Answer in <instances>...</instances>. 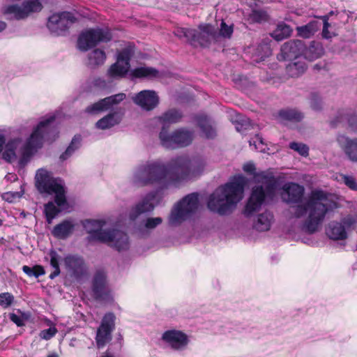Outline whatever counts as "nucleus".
<instances>
[{"label":"nucleus","instance_id":"nucleus-1","mask_svg":"<svg viewBox=\"0 0 357 357\" xmlns=\"http://www.w3.org/2000/svg\"><path fill=\"white\" fill-rule=\"evenodd\" d=\"M304 194V187L294 182L284 183L280 192L283 202L296 205L292 212L295 218L307 215L303 228L309 233H314L322 224L326 213L335 206V203L321 190L312 191L307 201L303 203Z\"/></svg>","mask_w":357,"mask_h":357},{"label":"nucleus","instance_id":"nucleus-2","mask_svg":"<svg viewBox=\"0 0 357 357\" xmlns=\"http://www.w3.org/2000/svg\"><path fill=\"white\" fill-rule=\"evenodd\" d=\"M173 159L167 164L161 160H149L139 165L133 171L132 181L139 186L158 185L162 188L179 186L183 178L177 176Z\"/></svg>","mask_w":357,"mask_h":357},{"label":"nucleus","instance_id":"nucleus-3","mask_svg":"<svg viewBox=\"0 0 357 357\" xmlns=\"http://www.w3.org/2000/svg\"><path fill=\"white\" fill-rule=\"evenodd\" d=\"M245 184V178L238 175L229 182L217 188L208 197V208L222 215L230 213L243 199Z\"/></svg>","mask_w":357,"mask_h":357},{"label":"nucleus","instance_id":"nucleus-4","mask_svg":"<svg viewBox=\"0 0 357 357\" xmlns=\"http://www.w3.org/2000/svg\"><path fill=\"white\" fill-rule=\"evenodd\" d=\"M54 120V116H50L40 121L33 128L29 137L21 147V165L26 164L31 157L40 149L45 140H53L56 137L55 130L52 128V123Z\"/></svg>","mask_w":357,"mask_h":357},{"label":"nucleus","instance_id":"nucleus-5","mask_svg":"<svg viewBox=\"0 0 357 357\" xmlns=\"http://www.w3.org/2000/svg\"><path fill=\"white\" fill-rule=\"evenodd\" d=\"M255 178L258 185L252 188L251 195L245 205L244 213L248 216L259 210L266 198H272L277 187V181L272 172L257 173Z\"/></svg>","mask_w":357,"mask_h":357},{"label":"nucleus","instance_id":"nucleus-6","mask_svg":"<svg viewBox=\"0 0 357 357\" xmlns=\"http://www.w3.org/2000/svg\"><path fill=\"white\" fill-rule=\"evenodd\" d=\"M35 185L40 194L55 195V202L63 206L66 204V191L62 181L53 176L51 172L45 168L37 170Z\"/></svg>","mask_w":357,"mask_h":357},{"label":"nucleus","instance_id":"nucleus-7","mask_svg":"<svg viewBox=\"0 0 357 357\" xmlns=\"http://www.w3.org/2000/svg\"><path fill=\"white\" fill-rule=\"evenodd\" d=\"M173 164L177 169V176L183 178L179 181V185L197 176L204 171L206 161L204 158L197 157L189 159L186 156H179L173 159Z\"/></svg>","mask_w":357,"mask_h":357},{"label":"nucleus","instance_id":"nucleus-8","mask_svg":"<svg viewBox=\"0 0 357 357\" xmlns=\"http://www.w3.org/2000/svg\"><path fill=\"white\" fill-rule=\"evenodd\" d=\"M198 195L192 193L185 196L172 210L169 216L172 225H178L190 218L197 210Z\"/></svg>","mask_w":357,"mask_h":357},{"label":"nucleus","instance_id":"nucleus-9","mask_svg":"<svg viewBox=\"0 0 357 357\" xmlns=\"http://www.w3.org/2000/svg\"><path fill=\"white\" fill-rule=\"evenodd\" d=\"M111 39L112 35L108 29H91L79 35L77 47L82 51H87L98 43H106Z\"/></svg>","mask_w":357,"mask_h":357},{"label":"nucleus","instance_id":"nucleus-10","mask_svg":"<svg viewBox=\"0 0 357 357\" xmlns=\"http://www.w3.org/2000/svg\"><path fill=\"white\" fill-rule=\"evenodd\" d=\"M42 8L43 5L39 0H26L21 5L13 4L6 6L4 13L11 15L15 20H20L26 19L33 13L40 11Z\"/></svg>","mask_w":357,"mask_h":357},{"label":"nucleus","instance_id":"nucleus-11","mask_svg":"<svg viewBox=\"0 0 357 357\" xmlns=\"http://www.w3.org/2000/svg\"><path fill=\"white\" fill-rule=\"evenodd\" d=\"M161 339L172 350L183 351L190 343L187 334L179 330H168L163 333Z\"/></svg>","mask_w":357,"mask_h":357},{"label":"nucleus","instance_id":"nucleus-12","mask_svg":"<svg viewBox=\"0 0 357 357\" xmlns=\"http://www.w3.org/2000/svg\"><path fill=\"white\" fill-rule=\"evenodd\" d=\"M130 48H125L121 51L117 56L116 62L112 64L107 70V75L112 78L124 77L130 67V59L132 56Z\"/></svg>","mask_w":357,"mask_h":357},{"label":"nucleus","instance_id":"nucleus-13","mask_svg":"<svg viewBox=\"0 0 357 357\" xmlns=\"http://www.w3.org/2000/svg\"><path fill=\"white\" fill-rule=\"evenodd\" d=\"M75 20V17L71 13L62 12L51 15L48 19L47 26L52 33L59 35L73 24Z\"/></svg>","mask_w":357,"mask_h":357},{"label":"nucleus","instance_id":"nucleus-14","mask_svg":"<svg viewBox=\"0 0 357 357\" xmlns=\"http://www.w3.org/2000/svg\"><path fill=\"white\" fill-rule=\"evenodd\" d=\"M92 291L96 299L109 302L112 301V291L107 286V277L102 271L97 272L93 280Z\"/></svg>","mask_w":357,"mask_h":357},{"label":"nucleus","instance_id":"nucleus-15","mask_svg":"<svg viewBox=\"0 0 357 357\" xmlns=\"http://www.w3.org/2000/svg\"><path fill=\"white\" fill-rule=\"evenodd\" d=\"M115 316L112 313L106 314L98 329L96 334V343L98 348L105 346L112 340V332L114 328Z\"/></svg>","mask_w":357,"mask_h":357},{"label":"nucleus","instance_id":"nucleus-16","mask_svg":"<svg viewBox=\"0 0 357 357\" xmlns=\"http://www.w3.org/2000/svg\"><path fill=\"white\" fill-rule=\"evenodd\" d=\"M193 33L191 43H198L201 46L206 47L212 42H217L215 29L211 24L199 25L198 29H194Z\"/></svg>","mask_w":357,"mask_h":357},{"label":"nucleus","instance_id":"nucleus-17","mask_svg":"<svg viewBox=\"0 0 357 357\" xmlns=\"http://www.w3.org/2000/svg\"><path fill=\"white\" fill-rule=\"evenodd\" d=\"M305 49V45L302 40H291L286 42L281 47V52L279 59L297 60L302 59L301 56Z\"/></svg>","mask_w":357,"mask_h":357},{"label":"nucleus","instance_id":"nucleus-18","mask_svg":"<svg viewBox=\"0 0 357 357\" xmlns=\"http://www.w3.org/2000/svg\"><path fill=\"white\" fill-rule=\"evenodd\" d=\"M132 101L142 109L151 111L159 103V97L154 91L144 90L132 98Z\"/></svg>","mask_w":357,"mask_h":357},{"label":"nucleus","instance_id":"nucleus-19","mask_svg":"<svg viewBox=\"0 0 357 357\" xmlns=\"http://www.w3.org/2000/svg\"><path fill=\"white\" fill-rule=\"evenodd\" d=\"M126 98V94L120 93L114 96L101 99L97 102L88 106L85 111L89 114H97L109 109L113 106L119 104Z\"/></svg>","mask_w":357,"mask_h":357},{"label":"nucleus","instance_id":"nucleus-20","mask_svg":"<svg viewBox=\"0 0 357 357\" xmlns=\"http://www.w3.org/2000/svg\"><path fill=\"white\" fill-rule=\"evenodd\" d=\"M86 231L90 235L89 238L99 241L109 239V234H105L107 229H103L105 222L100 220H86L83 222Z\"/></svg>","mask_w":357,"mask_h":357},{"label":"nucleus","instance_id":"nucleus-21","mask_svg":"<svg viewBox=\"0 0 357 357\" xmlns=\"http://www.w3.org/2000/svg\"><path fill=\"white\" fill-rule=\"evenodd\" d=\"M64 266L70 276L79 278L86 268L83 259L77 255H68L63 259Z\"/></svg>","mask_w":357,"mask_h":357},{"label":"nucleus","instance_id":"nucleus-22","mask_svg":"<svg viewBox=\"0 0 357 357\" xmlns=\"http://www.w3.org/2000/svg\"><path fill=\"white\" fill-rule=\"evenodd\" d=\"M105 234H109V239L101 242L107 243L109 246L118 250H126L129 247V239L128 235L119 229H107Z\"/></svg>","mask_w":357,"mask_h":357},{"label":"nucleus","instance_id":"nucleus-23","mask_svg":"<svg viewBox=\"0 0 357 357\" xmlns=\"http://www.w3.org/2000/svg\"><path fill=\"white\" fill-rule=\"evenodd\" d=\"M336 140L347 158L353 162H357V138H349L340 134Z\"/></svg>","mask_w":357,"mask_h":357},{"label":"nucleus","instance_id":"nucleus-24","mask_svg":"<svg viewBox=\"0 0 357 357\" xmlns=\"http://www.w3.org/2000/svg\"><path fill=\"white\" fill-rule=\"evenodd\" d=\"M154 199V193H148L141 201L130 209L129 213L130 218L135 220L141 214L153 211L154 208V205L153 204Z\"/></svg>","mask_w":357,"mask_h":357},{"label":"nucleus","instance_id":"nucleus-25","mask_svg":"<svg viewBox=\"0 0 357 357\" xmlns=\"http://www.w3.org/2000/svg\"><path fill=\"white\" fill-rule=\"evenodd\" d=\"M75 223L71 219H67L56 225L52 229V235L60 239H65L70 236L75 229Z\"/></svg>","mask_w":357,"mask_h":357},{"label":"nucleus","instance_id":"nucleus-26","mask_svg":"<svg viewBox=\"0 0 357 357\" xmlns=\"http://www.w3.org/2000/svg\"><path fill=\"white\" fill-rule=\"evenodd\" d=\"M159 138L161 144L166 149H176L178 148V144H182L184 141H176V130L172 133L165 128H162L160 134Z\"/></svg>","mask_w":357,"mask_h":357},{"label":"nucleus","instance_id":"nucleus-27","mask_svg":"<svg viewBox=\"0 0 357 357\" xmlns=\"http://www.w3.org/2000/svg\"><path fill=\"white\" fill-rule=\"evenodd\" d=\"M326 234L334 240H343L347 237L346 228L341 222H332L326 229Z\"/></svg>","mask_w":357,"mask_h":357},{"label":"nucleus","instance_id":"nucleus-28","mask_svg":"<svg viewBox=\"0 0 357 357\" xmlns=\"http://www.w3.org/2000/svg\"><path fill=\"white\" fill-rule=\"evenodd\" d=\"M324 54V48L319 43L311 42L308 47L305 46L302 54L303 58L308 61H314Z\"/></svg>","mask_w":357,"mask_h":357},{"label":"nucleus","instance_id":"nucleus-29","mask_svg":"<svg viewBox=\"0 0 357 357\" xmlns=\"http://www.w3.org/2000/svg\"><path fill=\"white\" fill-rule=\"evenodd\" d=\"M273 221V215L269 212H264L258 215L254 223L255 228L260 231H268Z\"/></svg>","mask_w":357,"mask_h":357},{"label":"nucleus","instance_id":"nucleus-30","mask_svg":"<svg viewBox=\"0 0 357 357\" xmlns=\"http://www.w3.org/2000/svg\"><path fill=\"white\" fill-rule=\"evenodd\" d=\"M307 66L303 58L295 60L287 66V72L291 77H298L306 70Z\"/></svg>","mask_w":357,"mask_h":357},{"label":"nucleus","instance_id":"nucleus-31","mask_svg":"<svg viewBox=\"0 0 357 357\" xmlns=\"http://www.w3.org/2000/svg\"><path fill=\"white\" fill-rule=\"evenodd\" d=\"M121 118L116 114H109L96 123V127L101 130L109 129L120 123Z\"/></svg>","mask_w":357,"mask_h":357},{"label":"nucleus","instance_id":"nucleus-32","mask_svg":"<svg viewBox=\"0 0 357 357\" xmlns=\"http://www.w3.org/2000/svg\"><path fill=\"white\" fill-rule=\"evenodd\" d=\"M67 205V202L63 206H59L55 202H49L45 205V214L46 216L47 221L49 224L52 222L53 219L60 213L61 210H63Z\"/></svg>","mask_w":357,"mask_h":357},{"label":"nucleus","instance_id":"nucleus-33","mask_svg":"<svg viewBox=\"0 0 357 357\" xmlns=\"http://www.w3.org/2000/svg\"><path fill=\"white\" fill-rule=\"evenodd\" d=\"M20 142L18 139H13L8 142L3 152L2 158L8 162H12L16 160V149L18 147Z\"/></svg>","mask_w":357,"mask_h":357},{"label":"nucleus","instance_id":"nucleus-34","mask_svg":"<svg viewBox=\"0 0 357 357\" xmlns=\"http://www.w3.org/2000/svg\"><path fill=\"white\" fill-rule=\"evenodd\" d=\"M131 75L136 78H153L158 76V71L154 68L141 66L132 70Z\"/></svg>","mask_w":357,"mask_h":357},{"label":"nucleus","instance_id":"nucleus-35","mask_svg":"<svg viewBox=\"0 0 357 357\" xmlns=\"http://www.w3.org/2000/svg\"><path fill=\"white\" fill-rule=\"evenodd\" d=\"M292 31L293 30L290 26L284 23H280L277 25V27L271 35L275 40L280 41L289 37Z\"/></svg>","mask_w":357,"mask_h":357},{"label":"nucleus","instance_id":"nucleus-36","mask_svg":"<svg viewBox=\"0 0 357 357\" xmlns=\"http://www.w3.org/2000/svg\"><path fill=\"white\" fill-rule=\"evenodd\" d=\"M279 117L284 121H300L303 118L301 112L296 109H287L279 112Z\"/></svg>","mask_w":357,"mask_h":357},{"label":"nucleus","instance_id":"nucleus-37","mask_svg":"<svg viewBox=\"0 0 357 357\" xmlns=\"http://www.w3.org/2000/svg\"><path fill=\"white\" fill-rule=\"evenodd\" d=\"M319 24L317 21H312L307 24L298 26L296 31L298 34L305 38L311 37L318 30Z\"/></svg>","mask_w":357,"mask_h":357},{"label":"nucleus","instance_id":"nucleus-38","mask_svg":"<svg viewBox=\"0 0 357 357\" xmlns=\"http://www.w3.org/2000/svg\"><path fill=\"white\" fill-rule=\"evenodd\" d=\"M182 118V114L176 109H172L165 112L160 116V121L164 125L176 123L178 122Z\"/></svg>","mask_w":357,"mask_h":357},{"label":"nucleus","instance_id":"nucleus-39","mask_svg":"<svg viewBox=\"0 0 357 357\" xmlns=\"http://www.w3.org/2000/svg\"><path fill=\"white\" fill-rule=\"evenodd\" d=\"M106 59V55L103 50L96 49L89 55V63L91 66H99L103 64Z\"/></svg>","mask_w":357,"mask_h":357},{"label":"nucleus","instance_id":"nucleus-40","mask_svg":"<svg viewBox=\"0 0 357 357\" xmlns=\"http://www.w3.org/2000/svg\"><path fill=\"white\" fill-rule=\"evenodd\" d=\"M50 257V265L54 271L50 275V279H54L60 274L59 261L61 257L55 250H50L49 253Z\"/></svg>","mask_w":357,"mask_h":357},{"label":"nucleus","instance_id":"nucleus-41","mask_svg":"<svg viewBox=\"0 0 357 357\" xmlns=\"http://www.w3.org/2000/svg\"><path fill=\"white\" fill-rule=\"evenodd\" d=\"M81 144V137L75 136L66 151L60 156V158L63 160L68 158L77 149H79Z\"/></svg>","mask_w":357,"mask_h":357},{"label":"nucleus","instance_id":"nucleus-42","mask_svg":"<svg viewBox=\"0 0 357 357\" xmlns=\"http://www.w3.org/2000/svg\"><path fill=\"white\" fill-rule=\"evenodd\" d=\"M176 141H184L182 144H178V147H183L189 145L193 139L192 133L188 130L180 129L176 130Z\"/></svg>","mask_w":357,"mask_h":357},{"label":"nucleus","instance_id":"nucleus-43","mask_svg":"<svg viewBox=\"0 0 357 357\" xmlns=\"http://www.w3.org/2000/svg\"><path fill=\"white\" fill-rule=\"evenodd\" d=\"M232 33V25H227L224 21H222L219 31L217 32L215 31V35L217 36V42L219 41L222 38H229L231 36Z\"/></svg>","mask_w":357,"mask_h":357},{"label":"nucleus","instance_id":"nucleus-44","mask_svg":"<svg viewBox=\"0 0 357 357\" xmlns=\"http://www.w3.org/2000/svg\"><path fill=\"white\" fill-rule=\"evenodd\" d=\"M199 125L206 137L213 138L215 135V130L208 119H201L199 121Z\"/></svg>","mask_w":357,"mask_h":357},{"label":"nucleus","instance_id":"nucleus-45","mask_svg":"<svg viewBox=\"0 0 357 357\" xmlns=\"http://www.w3.org/2000/svg\"><path fill=\"white\" fill-rule=\"evenodd\" d=\"M162 222V219L160 217L149 218L144 221L142 229H144L146 232H149L160 225Z\"/></svg>","mask_w":357,"mask_h":357},{"label":"nucleus","instance_id":"nucleus-46","mask_svg":"<svg viewBox=\"0 0 357 357\" xmlns=\"http://www.w3.org/2000/svg\"><path fill=\"white\" fill-rule=\"evenodd\" d=\"M309 102L311 108L314 110H320L323 107L322 100L319 95L312 93L309 98Z\"/></svg>","mask_w":357,"mask_h":357},{"label":"nucleus","instance_id":"nucleus-47","mask_svg":"<svg viewBox=\"0 0 357 357\" xmlns=\"http://www.w3.org/2000/svg\"><path fill=\"white\" fill-rule=\"evenodd\" d=\"M194 29L187 28H179L175 31V35L179 38H185L187 41L191 42L192 36H194Z\"/></svg>","mask_w":357,"mask_h":357},{"label":"nucleus","instance_id":"nucleus-48","mask_svg":"<svg viewBox=\"0 0 357 357\" xmlns=\"http://www.w3.org/2000/svg\"><path fill=\"white\" fill-rule=\"evenodd\" d=\"M14 301V296L8 293H1L0 294V305L3 308H7L10 307Z\"/></svg>","mask_w":357,"mask_h":357},{"label":"nucleus","instance_id":"nucleus-49","mask_svg":"<svg viewBox=\"0 0 357 357\" xmlns=\"http://www.w3.org/2000/svg\"><path fill=\"white\" fill-rule=\"evenodd\" d=\"M289 147L294 151L298 152L300 155L303 156H307L308 155V147L302 143L298 142H291L289 144Z\"/></svg>","mask_w":357,"mask_h":357},{"label":"nucleus","instance_id":"nucleus-50","mask_svg":"<svg viewBox=\"0 0 357 357\" xmlns=\"http://www.w3.org/2000/svg\"><path fill=\"white\" fill-rule=\"evenodd\" d=\"M341 180L351 190L357 191V181L353 176L340 175Z\"/></svg>","mask_w":357,"mask_h":357},{"label":"nucleus","instance_id":"nucleus-51","mask_svg":"<svg viewBox=\"0 0 357 357\" xmlns=\"http://www.w3.org/2000/svg\"><path fill=\"white\" fill-rule=\"evenodd\" d=\"M58 331L54 326H51L48 329L43 330L39 333V337L42 340H49L52 338L56 333Z\"/></svg>","mask_w":357,"mask_h":357},{"label":"nucleus","instance_id":"nucleus-52","mask_svg":"<svg viewBox=\"0 0 357 357\" xmlns=\"http://www.w3.org/2000/svg\"><path fill=\"white\" fill-rule=\"evenodd\" d=\"M321 19L324 22L323 30H322V36L324 38L328 39L331 38L335 34L328 31V28L330 27V24L328 23V16L324 15L321 17Z\"/></svg>","mask_w":357,"mask_h":357},{"label":"nucleus","instance_id":"nucleus-53","mask_svg":"<svg viewBox=\"0 0 357 357\" xmlns=\"http://www.w3.org/2000/svg\"><path fill=\"white\" fill-rule=\"evenodd\" d=\"M22 194L20 192H8L3 195V199L8 202H13L16 199H19L22 197Z\"/></svg>","mask_w":357,"mask_h":357},{"label":"nucleus","instance_id":"nucleus-54","mask_svg":"<svg viewBox=\"0 0 357 357\" xmlns=\"http://www.w3.org/2000/svg\"><path fill=\"white\" fill-rule=\"evenodd\" d=\"M236 122L240 123L241 125V127L236 126L237 131H241L243 128L245 129H247L248 127L250 126V120L240 114H238L236 116Z\"/></svg>","mask_w":357,"mask_h":357},{"label":"nucleus","instance_id":"nucleus-55","mask_svg":"<svg viewBox=\"0 0 357 357\" xmlns=\"http://www.w3.org/2000/svg\"><path fill=\"white\" fill-rule=\"evenodd\" d=\"M251 17L253 20L256 22H261L266 20V15L261 10H253Z\"/></svg>","mask_w":357,"mask_h":357},{"label":"nucleus","instance_id":"nucleus-56","mask_svg":"<svg viewBox=\"0 0 357 357\" xmlns=\"http://www.w3.org/2000/svg\"><path fill=\"white\" fill-rule=\"evenodd\" d=\"M357 222L356 219L353 216H348L343 220V225L347 229L353 227Z\"/></svg>","mask_w":357,"mask_h":357},{"label":"nucleus","instance_id":"nucleus-57","mask_svg":"<svg viewBox=\"0 0 357 357\" xmlns=\"http://www.w3.org/2000/svg\"><path fill=\"white\" fill-rule=\"evenodd\" d=\"M10 320L14 322L17 326H22L24 325L23 319L18 315L12 313L10 314Z\"/></svg>","mask_w":357,"mask_h":357},{"label":"nucleus","instance_id":"nucleus-58","mask_svg":"<svg viewBox=\"0 0 357 357\" xmlns=\"http://www.w3.org/2000/svg\"><path fill=\"white\" fill-rule=\"evenodd\" d=\"M260 47L263 50L264 52L260 53L259 49H257V51L258 55L260 56L261 59L268 56L271 54V49L267 45H262Z\"/></svg>","mask_w":357,"mask_h":357},{"label":"nucleus","instance_id":"nucleus-59","mask_svg":"<svg viewBox=\"0 0 357 357\" xmlns=\"http://www.w3.org/2000/svg\"><path fill=\"white\" fill-rule=\"evenodd\" d=\"M34 269V277L38 278L40 275L45 274L44 268L41 266H33Z\"/></svg>","mask_w":357,"mask_h":357},{"label":"nucleus","instance_id":"nucleus-60","mask_svg":"<svg viewBox=\"0 0 357 357\" xmlns=\"http://www.w3.org/2000/svg\"><path fill=\"white\" fill-rule=\"evenodd\" d=\"M23 271L29 277L34 276V269L33 267H29L28 266H24L22 267Z\"/></svg>","mask_w":357,"mask_h":357},{"label":"nucleus","instance_id":"nucleus-61","mask_svg":"<svg viewBox=\"0 0 357 357\" xmlns=\"http://www.w3.org/2000/svg\"><path fill=\"white\" fill-rule=\"evenodd\" d=\"M243 169L246 172L252 173L255 168L252 163H247L243 165Z\"/></svg>","mask_w":357,"mask_h":357},{"label":"nucleus","instance_id":"nucleus-62","mask_svg":"<svg viewBox=\"0 0 357 357\" xmlns=\"http://www.w3.org/2000/svg\"><path fill=\"white\" fill-rule=\"evenodd\" d=\"M6 139L3 135H0V153L2 152Z\"/></svg>","mask_w":357,"mask_h":357},{"label":"nucleus","instance_id":"nucleus-63","mask_svg":"<svg viewBox=\"0 0 357 357\" xmlns=\"http://www.w3.org/2000/svg\"><path fill=\"white\" fill-rule=\"evenodd\" d=\"M6 23L3 22H0V32L6 29Z\"/></svg>","mask_w":357,"mask_h":357},{"label":"nucleus","instance_id":"nucleus-64","mask_svg":"<svg viewBox=\"0 0 357 357\" xmlns=\"http://www.w3.org/2000/svg\"><path fill=\"white\" fill-rule=\"evenodd\" d=\"M47 357H59V355L56 353H52L47 356Z\"/></svg>","mask_w":357,"mask_h":357}]
</instances>
